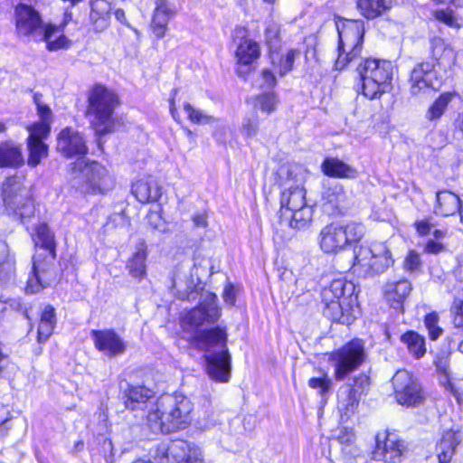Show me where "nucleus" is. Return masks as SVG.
<instances>
[{
  "instance_id": "nucleus-1",
  "label": "nucleus",
  "mask_w": 463,
  "mask_h": 463,
  "mask_svg": "<svg viewBox=\"0 0 463 463\" xmlns=\"http://www.w3.org/2000/svg\"><path fill=\"white\" fill-rule=\"evenodd\" d=\"M225 330L217 326L197 332L192 344L205 352V372L216 383H228L231 378V355L227 349Z\"/></svg>"
},
{
  "instance_id": "nucleus-2",
  "label": "nucleus",
  "mask_w": 463,
  "mask_h": 463,
  "mask_svg": "<svg viewBox=\"0 0 463 463\" xmlns=\"http://www.w3.org/2000/svg\"><path fill=\"white\" fill-rule=\"evenodd\" d=\"M193 410L194 405L186 396L163 395L148 410L147 426L154 433H171L190 423Z\"/></svg>"
},
{
  "instance_id": "nucleus-3",
  "label": "nucleus",
  "mask_w": 463,
  "mask_h": 463,
  "mask_svg": "<svg viewBox=\"0 0 463 463\" xmlns=\"http://www.w3.org/2000/svg\"><path fill=\"white\" fill-rule=\"evenodd\" d=\"M354 291L353 282L345 278L334 279L321 292L324 316L343 325L352 324L358 313Z\"/></svg>"
},
{
  "instance_id": "nucleus-4",
  "label": "nucleus",
  "mask_w": 463,
  "mask_h": 463,
  "mask_svg": "<svg viewBox=\"0 0 463 463\" xmlns=\"http://www.w3.org/2000/svg\"><path fill=\"white\" fill-rule=\"evenodd\" d=\"M117 95L103 85L97 84L88 92L87 116L96 134L109 133L114 126Z\"/></svg>"
},
{
  "instance_id": "nucleus-5",
  "label": "nucleus",
  "mask_w": 463,
  "mask_h": 463,
  "mask_svg": "<svg viewBox=\"0 0 463 463\" xmlns=\"http://www.w3.org/2000/svg\"><path fill=\"white\" fill-rule=\"evenodd\" d=\"M361 90L369 99H379L392 88V64L385 60L367 58L357 66Z\"/></svg>"
},
{
  "instance_id": "nucleus-6",
  "label": "nucleus",
  "mask_w": 463,
  "mask_h": 463,
  "mask_svg": "<svg viewBox=\"0 0 463 463\" xmlns=\"http://www.w3.org/2000/svg\"><path fill=\"white\" fill-rule=\"evenodd\" d=\"M393 259L389 247L384 242H373L361 245L354 250V272L362 277H372L386 271Z\"/></svg>"
},
{
  "instance_id": "nucleus-7",
  "label": "nucleus",
  "mask_w": 463,
  "mask_h": 463,
  "mask_svg": "<svg viewBox=\"0 0 463 463\" xmlns=\"http://www.w3.org/2000/svg\"><path fill=\"white\" fill-rule=\"evenodd\" d=\"M338 32V57L335 68L343 70L354 58L361 54L363 49L364 26L361 20H345L336 23Z\"/></svg>"
},
{
  "instance_id": "nucleus-8",
  "label": "nucleus",
  "mask_w": 463,
  "mask_h": 463,
  "mask_svg": "<svg viewBox=\"0 0 463 463\" xmlns=\"http://www.w3.org/2000/svg\"><path fill=\"white\" fill-rule=\"evenodd\" d=\"M364 234V227L358 222L345 225L330 223L323 227L318 235L320 249L325 253H337L353 242L360 241Z\"/></svg>"
},
{
  "instance_id": "nucleus-9",
  "label": "nucleus",
  "mask_w": 463,
  "mask_h": 463,
  "mask_svg": "<svg viewBox=\"0 0 463 463\" xmlns=\"http://www.w3.org/2000/svg\"><path fill=\"white\" fill-rule=\"evenodd\" d=\"M364 344L354 339L330 354L329 361L334 367V377L336 381H344L352 372L356 370L364 361Z\"/></svg>"
},
{
  "instance_id": "nucleus-10",
  "label": "nucleus",
  "mask_w": 463,
  "mask_h": 463,
  "mask_svg": "<svg viewBox=\"0 0 463 463\" xmlns=\"http://www.w3.org/2000/svg\"><path fill=\"white\" fill-rule=\"evenodd\" d=\"M73 175L82 173L86 179V190L92 194H105L114 185V178L109 170L98 162L86 163L77 160L70 164Z\"/></svg>"
},
{
  "instance_id": "nucleus-11",
  "label": "nucleus",
  "mask_w": 463,
  "mask_h": 463,
  "mask_svg": "<svg viewBox=\"0 0 463 463\" xmlns=\"http://www.w3.org/2000/svg\"><path fill=\"white\" fill-rule=\"evenodd\" d=\"M2 199L5 207L22 218L32 213L33 204L29 191L18 176L5 179L2 186Z\"/></svg>"
},
{
  "instance_id": "nucleus-12",
  "label": "nucleus",
  "mask_w": 463,
  "mask_h": 463,
  "mask_svg": "<svg viewBox=\"0 0 463 463\" xmlns=\"http://www.w3.org/2000/svg\"><path fill=\"white\" fill-rule=\"evenodd\" d=\"M157 463H203L201 449L186 440L178 439L160 445L155 456Z\"/></svg>"
},
{
  "instance_id": "nucleus-13",
  "label": "nucleus",
  "mask_w": 463,
  "mask_h": 463,
  "mask_svg": "<svg viewBox=\"0 0 463 463\" xmlns=\"http://www.w3.org/2000/svg\"><path fill=\"white\" fill-rule=\"evenodd\" d=\"M41 254H37L33 262L32 272L28 278L25 292L27 294H35L43 288L52 287L60 279V272L55 268L54 260L50 256L41 258Z\"/></svg>"
},
{
  "instance_id": "nucleus-14",
  "label": "nucleus",
  "mask_w": 463,
  "mask_h": 463,
  "mask_svg": "<svg viewBox=\"0 0 463 463\" xmlns=\"http://www.w3.org/2000/svg\"><path fill=\"white\" fill-rule=\"evenodd\" d=\"M395 399L402 406L417 407L425 400L419 382L406 370H399L392 379Z\"/></svg>"
},
{
  "instance_id": "nucleus-15",
  "label": "nucleus",
  "mask_w": 463,
  "mask_h": 463,
  "mask_svg": "<svg viewBox=\"0 0 463 463\" xmlns=\"http://www.w3.org/2000/svg\"><path fill=\"white\" fill-rule=\"evenodd\" d=\"M434 61H421L417 63L411 71L410 92L419 96L432 89H439L443 80L439 76Z\"/></svg>"
},
{
  "instance_id": "nucleus-16",
  "label": "nucleus",
  "mask_w": 463,
  "mask_h": 463,
  "mask_svg": "<svg viewBox=\"0 0 463 463\" xmlns=\"http://www.w3.org/2000/svg\"><path fill=\"white\" fill-rule=\"evenodd\" d=\"M221 317V310L216 304V296L211 295L197 307L187 312L182 319L184 330L194 332L204 325L215 323Z\"/></svg>"
},
{
  "instance_id": "nucleus-17",
  "label": "nucleus",
  "mask_w": 463,
  "mask_h": 463,
  "mask_svg": "<svg viewBox=\"0 0 463 463\" xmlns=\"http://www.w3.org/2000/svg\"><path fill=\"white\" fill-rule=\"evenodd\" d=\"M15 30L17 36H35L38 32L44 30L41 14L32 5L18 4L14 8Z\"/></svg>"
},
{
  "instance_id": "nucleus-18",
  "label": "nucleus",
  "mask_w": 463,
  "mask_h": 463,
  "mask_svg": "<svg viewBox=\"0 0 463 463\" xmlns=\"http://www.w3.org/2000/svg\"><path fill=\"white\" fill-rule=\"evenodd\" d=\"M403 450V441L394 433H379L376 436V446L372 452V458L373 460L384 463H398Z\"/></svg>"
},
{
  "instance_id": "nucleus-19",
  "label": "nucleus",
  "mask_w": 463,
  "mask_h": 463,
  "mask_svg": "<svg viewBox=\"0 0 463 463\" xmlns=\"http://www.w3.org/2000/svg\"><path fill=\"white\" fill-rule=\"evenodd\" d=\"M56 148L65 157H81L88 153L86 140L77 129L67 127L61 130L57 136Z\"/></svg>"
},
{
  "instance_id": "nucleus-20",
  "label": "nucleus",
  "mask_w": 463,
  "mask_h": 463,
  "mask_svg": "<svg viewBox=\"0 0 463 463\" xmlns=\"http://www.w3.org/2000/svg\"><path fill=\"white\" fill-rule=\"evenodd\" d=\"M90 334L95 347L109 357L121 355L127 350V344L114 330H92Z\"/></svg>"
},
{
  "instance_id": "nucleus-21",
  "label": "nucleus",
  "mask_w": 463,
  "mask_h": 463,
  "mask_svg": "<svg viewBox=\"0 0 463 463\" xmlns=\"http://www.w3.org/2000/svg\"><path fill=\"white\" fill-rule=\"evenodd\" d=\"M322 200L325 206L331 208L333 213H344L352 203V195L343 184L334 182L324 187Z\"/></svg>"
},
{
  "instance_id": "nucleus-22",
  "label": "nucleus",
  "mask_w": 463,
  "mask_h": 463,
  "mask_svg": "<svg viewBox=\"0 0 463 463\" xmlns=\"http://www.w3.org/2000/svg\"><path fill=\"white\" fill-rule=\"evenodd\" d=\"M260 55L258 43L248 37H242L235 52L239 76L245 77L250 71L251 64L259 59Z\"/></svg>"
},
{
  "instance_id": "nucleus-23",
  "label": "nucleus",
  "mask_w": 463,
  "mask_h": 463,
  "mask_svg": "<svg viewBox=\"0 0 463 463\" xmlns=\"http://www.w3.org/2000/svg\"><path fill=\"white\" fill-rule=\"evenodd\" d=\"M154 392L145 386H132L127 393L125 406L127 409L137 411L150 409L156 402Z\"/></svg>"
},
{
  "instance_id": "nucleus-24",
  "label": "nucleus",
  "mask_w": 463,
  "mask_h": 463,
  "mask_svg": "<svg viewBox=\"0 0 463 463\" xmlns=\"http://www.w3.org/2000/svg\"><path fill=\"white\" fill-rule=\"evenodd\" d=\"M176 13L174 5L168 0H156L151 28L157 38H163L167 29V24L172 15Z\"/></svg>"
},
{
  "instance_id": "nucleus-25",
  "label": "nucleus",
  "mask_w": 463,
  "mask_h": 463,
  "mask_svg": "<svg viewBox=\"0 0 463 463\" xmlns=\"http://www.w3.org/2000/svg\"><path fill=\"white\" fill-rule=\"evenodd\" d=\"M412 289L411 283L407 279L387 282L383 293L386 301L395 309L403 310V302Z\"/></svg>"
},
{
  "instance_id": "nucleus-26",
  "label": "nucleus",
  "mask_w": 463,
  "mask_h": 463,
  "mask_svg": "<svg viewBox=\"0 0 463 463\" xmlns=\"http://www.w3.org/2000/svg\"><path fill=\"white\" fill-rule=\"evenodd\" d=\"M111 9V0H91L90 22L96 32H103L109 27Z\"/></svg>"
},
{
  "instance_id": "nucleus-27",
  "label": "nucleus",
  "mask_w": 463,
  "mask_h": 463,
  "mask_svg": "<svg viewBox=\"0 0 463 463\" xmlns=\"http://www.w3.org/2000/svg\"><path fill=\"white\" fill-rule=\"evenodd\" d=\"M306 190L301 185H290L281 192L280 206L281 215L286 216L288 213L307 205Z\"/></svg>"
},
{
  "instance_id": "nucleus-28",
  "label": "nucleus",
  "mask_w": 463,
  "mask_h": 463,
  "mask_svg": "<svg viewBox=\"0 0 463 463\" xmlns=\"http://www.w3.org/2000/svg\"><path fill=\"white\" fill-rule=\"evenodd\" d=\"M132 193L137 201L142 203L156 202L161 197V188L151 176L137 180L132 185Z\"/></svg>"
},
{
  "instance_id": "nucleus-29",
  "label": "nucleus",
  "mask_w": 463,
  "mask_h": 463,
  "mask_svg": "<svg viewBox=\"0 0 463 463\" xmlns=\"http://www.w3.org/2000/svg\"><path fill=\"white\" fill-rule=\"evenodd\" d=\"M461 205L458 194L448 190L439 191L436 194V203L433 206V213L436 215L449 217L456 214Z\"/></svg>"
},
{
  "instance_id": "nucleus-30",
  "label": "nucleus",
  "mask_w": 463,
  "mask_h": 463,
  "mask_svg": "<svg viewBox=\"0 0 463 463\" xmlns=\"http://www.w3.org/2000/svg\"><path fill=\"white\" fill-rule=\"evenodd\" d=\"M147 247L144 240H140L135 248L131 258L128 260L127 269L129 274L137 279H142L146 275Z\"/></svg>"
},
{
  "instance_id": "nucleus-31",
  "label": "nucleus",
  "mask_w": 463,
  "mask_h": 463,
  "mask_svg": "<svg viewBox=\"0 0 463 463\" xmlns=\"http://www.w3.org/2000/svg\"><path fill=\"white\" fill-rule=\"evenodd\" d=\"M321 167L326 175L335 178L354 179L356 178L358 175L354 167L336 157L326 158Z\"/></svg>"
},
{
  "instance_id": "nucleus-32",
  "label": "nucleus",
  "mask_w": 463,
  "mask_h": 463,
  "mask_svg": "<svg viewBox=\"0 0 463 463\" xmlns=\"http://www.w3.org/2000/svg\"><path fill=\"white\" fill-rule=\"evenodd\" d=\"M337 398L339 411L348 418L355 412L361 397L356 388L345 384L339 388Z\"/></svg>"
},
{
  "instance_id": "nucleus-33",
  "label": "nucleus",
  "mask_w": 463,
  "mask_h": 463,
  "mask_svg": "<svg viewBox=\"0 0 463 463\" xmlns=\"http://www.w3.org/2000/svg\"><path fill=\"white\" fill-rule=\"evenodd\" d=\"M23 164L21 145L10 140L0 143V167H18Z\"/></svg>"
},
{
  "instance_id": "nucleus-34",
  "label": "nucleus",
  "mask_w": 463,
  "mask_h": 463,
  "mask_svg": "<svg viewBox=\"0 0 463 463\" xmlns=\"http://www.w3.org/2000/svg\"><path fill=\"white\" fill-rule=\"evenodd\" d=\"M288 213V216L284 217L289 228L295 231H306L311 226L314 215V209L311 205L307 204Z\"/></svg>"
},
{
  "instance_id": "nucleus-35",
  "label": "nucleus",
  "mask_w": 463,
  "mask_h": 463,
  "mask_svg": "<svg viewBox=\"0 0 463 463\" xmlns=\"http://www.w3.org/2000/svg\"><path fill=\"white\" fill-rule=\"evenodd\" d=\"M57 324L55 308L47 305L41 313L40 322L38 326V342L47 341L52 335Z\"/></svg>"
},
{
  "instance_id": "nucleus-36",
  "label": "nucleus",
  "mask_w": 463,
  "mask_h": 463,
  "mask_svg": "<svg viewBox=\"0 0 463 463\" xmlns=\"http://www.w3.org/2000/svg\"><path fill=\"white\" fill-rule=\"evenodd\" d=\"M392 0H358L357 7L367 19H374L391 8Z\"/></svg>"
},
{
  "instance_id": "nucleus-37",
  "label": "nucleus",
  "mask_w": 463,
  "mask_h": 463,
  "mask_svg": "<svg viewBox=\"0 0 463 463\" xmlns=\"http://www.w3.org/2000/svg\"><path fill=\"white\" fill-rule=\"evenodd\" d=\"M458 444V439L454 431L449 430L443 434L442 439L437 447L439 463L449 462Z\"/></svg>"
},
{
  "instance_id": "nucleus-38",
  "label": "nucleus",
  "mask_w": 463,
  "mask_h": 463,
  "mask_svg": "<svg viewBox=\"0 0 463 463\" xmlns=\"http://www.w3.org/2000/svg\"><path fill=\"white\" fill-rule=\"evenodd\" d=\"M15 261L5 241H0V280L7 282L14 277Z\"/></svg>"
},
{
  "instance_id": "nucleus-39",
  "label": "nucleus",
  "mask_w": 463,
  "mask_h": 463,
  "mask_svg": "<svg viewBox=\"0 0 463 463\" xmlns=\"http://www.w3.org/2000/svg\"><path fill=\"white\" fill-rule=\"evenodd\" d=\"M59 32H62V30H60L56 25L52 24H45L41 40L46 42L49 51L54 52L70 47L71 41L63 34L60 35L55 40H52L54 33Z\"/></svg>"
},
{
  "instance_id": "nucleus-40",
  "label": "nucleus",
  "mask_w": 463,
  "mask_h": 463,
  "mask_svg": "<svg viewBox=\"0 0 463 463\" xmlns=\"http://www.w3.org/2000/svg\"><path fill=\"white\" fill-rule=\"evenodd\" d=\"M401 341L407 346L409 353L416 359H420L425 354V339L420 334L414 331H408L401 336Z\"/></svg>"
},
{
  "instance_id": "nucleus-41",
  "label": "nucleus",
  "mask_w": 463,
  "mask_h": 463,
  "mask_svg": "<svg viewBox=\"0 0 463 463\" xmlns=\"http://www.w3.org/2000/svg\"><path fill=\"white\" fill-rule=\"evenodd\" d=\"M299 55V51L291 49L288 51L285 56L279 55V53H271V63L273 71L278 72L280 76L285 75L289 71L294 64L295 59Z\"/></svg>"
},
{
  "instance_id": "nucleus-42",
  "label": "nucleus",
  "mask_w": 463,
  "mask_h": 463,
  "mask_svg": "<svg viewBox=\"0 0 463 463\" xmlns=\"http://www.w3.org/2000/svg\"><path fill=\"white\" fill-rule=\"evenodd\" d=\"M35 244L43 249L46 256H50L52 260H55V242L54 236L45 224H41L36 230Z\"/></svg>"
},
{
  "instance_id": "nucleus-43",
  "label": "nucleus",
  "mask_w": 463,
  "mask_h": 463,
  "mask_svg": "<svg viewBox=\"0 0 463 463\" xmlns=\"http://www.w3.org/2000/svg\"><path fill=\"white\" fill-rule=\"evenodd\" d=\"M455 97L456 92H444L440 94L428 109L426 113L427 119L433 121L440 118Z\"/></svg>"
},
{
  "instance_id": "nucleus-44",
  "label": "nucleus",
  "mask_w": 463,
  "mask_h": 463,
  "mask_svg": "<svg viewBox=\"0 0 463 463\" xmlns=\"http://www.w3.org/2000/svg\"><path fill=\"white\" fill-rule=\"evenodd\" d=\"M183 110L187 118L194 124L206 125L212 124L217 120L213 115H209L205 111L194 107L189 102L183 104Z\"/></svg>"
},
{
  "instance_id": "nucleus-45",
  "label": "nucleus",
  "mask_w": 463,
  "mask_h": 463,
  "mask_svg": "<svg viewBox=\"0 0 463 463\" xmlns=\"http://www.w3.org/2000/svg\"><path fill=\"white\" fill-rule=\"evenodd\" d=\"M279 100L275 92L269 91L257 95L254 99V108L261 112L270 114L274 112L278 107Z\"/></svg>"
},
{
  "instance_id": "nucleus-46",
  "label": "nucleus",
  "mask_w": 463,
  "mask_h": 463,
  "mask_svg": "<svg viewBox=\"0 0 463 463\" xmlns=\"http://www.w3.org/2000/svg\"><path fill=\"white\" fill-rule=\"evenodd\" d=\"M27 147L29 150L28 165L36 166L43 158L48 155V146L44 141H28Z\"/></svg>"
},
{
  "instance_id": "nucleus-47",
  "label": "nucleus",
  "mask_w": 463,
  "mask_h": 463,
  "mask_svg": "<svg viewBox=\"0 0 463 463\" xmlns=\"http://www.w3.org/2000/svg\"><path fill=\"white\" fill-rule=\"evenodd\" d=\"M50 123L37 121L26 127L29 133L28 141H44L51 132Z\"/></svg>"
},
{
  "instance_id": "nucleus-48",
  "label": "nucleus",
  "mask_w": 463,
  "mask_h": 463,
  "mask_svg": "<svg viewBox=\"0 0 463 463\" xmlns=\"http://www.w3.org/2000/svg\"><path fill=\"white\" fill-rule=\"evenodd\" d=\"M432 54L436 60L447 59L454 62L456 54L452 48L447 46L441 38H434L431 42Z\"/></svg>"
},
{
  "instance_id": "nucleus-49",
  "label": "nucleus",
  "mask_w": 463,
  "mask_h": 463,
  "mask_svg": "<svg viewBox=\"0 0 463 463\" xmlns=\"http://www.w3.org/2000/svg\"><path fill=\"white\" fill-rule=\"evenodd\" d=\"M33 99L36 106L39 121L52 124L53 121V114L51 108L43 101V95L39 92H35Z\"/></svg>"
},
{
  "instance_id": "nucleus-50",
  "label": "nucleus",
  "mask_w": 463,
  "mask_h": 463,
  "mask_svg": "<svg viewBox=\"0 0 463 463\" xmlns=\"http://www.w3.org/2000/svg\"><path fill=\"white\" fill-rule=\"evenodd\" d=\"M437 371L439 374L440 383L446 388L447 391H449L457 400H458L459 393L454 388L453 383L450 382V379H449L450 372L448 369L447 362L442 361V360L439 361L437 363Z\"/></svg>"
},
{
  "instance_id": "nucleus-51",
  "label": "nucleus",
  "mask_w": 463,
  "mask_h": 463,
  "mask_svg": "<svg viewBox=\"0 0 463 463\" xmlns=\"http://www.w3.org/2000/svg\"><path fill=\"white\" fill-rule=\"evenodd\" d=\"M259 131V118L257 115L250 117H245L242 119L241 127L240 128L241 134L246 137H253L258 134Z\"/></svg>"
},
{
  "instance_id": "nucleus-52",
  "label": "nucleus",
  "mask_w": 463,
  "mask_h": 463,
  "mask_svg": "<svg viewBox=\"0 0 463 463\" xmlns=\"http://www.w3.org/2000/svg\"><path fill=\"white\" fill-rule=\"evenodd\" d=\"M439 316L436 313H430L425 317L424 324L431 340H437L443 333V330L438 325Z\"/></svg>"
},
{
  "instance_id": "nucleus-53",
  "label": "nucleus",
  "mask_w": 463,
  "mask_h": 463,
  "mask_svg": "<svg viewBox=\"0 0 463 463\" xmlns=\"http://www.w3.org/2000/svg\"><path fill=\"white\" fill-rule=\"evenodd\" d=\"M308 386L312 389L317 390L321 396L326 395L332 387V381L327 378L326 375L324 377H313L308 380Z\"/></svg>"
},
{
  "instance_id": "nucleus-54",
  "label": "nucleus",
  "mask_w": 463,
  "mask_h": 463,
  "mask_svg": "<svg viewBox=\"0 0 463 463\" xmlns=\"http://www.w3.org/2000/svg\"><path fill=\"white\" fill-rule=\"evenodd\" d=\"M403 268L408 272H415L421 268L420 254L415 250H410L403 260Z\"/></svg>"
},
{
  "instance_id": "nucleus-55",
  "label": "nucleus",
  "mask_w": 463,
  "mask_h": 463,
  "mask_svg": "<svg viewBox=\"0 0 463 463\" xmlns=\"http://www.w3.org/2000/svg\"><path fill=\"white\" fill-rule=\"evenodd\" d=\"M280 26L276 22H269L265 29V37L269 45H275L279 42Z\"/></svg>"
},
{
  "instance_id": "nucleus-56",
  "label": "nucleus",
  "mask_w": 463,
  "mask_h": 463,
  "mask_svg": "<svg viewBox=\"0 0 463 463\" xmlns=\"http://www.w3.org/2000/svg\"><path fill=\"white\" fill-rule=\"evenodd\" d=\"M435 17L437 20L444 23L449 26H455L457 24V20L454 16V14L449 9L439 10L435 13Z\"/></svg>"
},
{
  "instance_id": "nucleus-57",
  "label": "nucleus",
  "mask_w": 463,
  "mask_h": 463,
  "mask_svg": "<svg viewBox=\"0 0 463 463\" xmlns=\"http://www.w3.org/2000/svg\"><path fill=\"white\" fill-rule=\"evenodd\" d=\"M446 250V246L434 239H429L424 246V251L429 254H439Z\"/></svg>"
},
{
  "instance_id": "nucleus-58",
  "label": "nucleus",
  "mask_w": 463,
  "mask_h": 463,
  "mask_svg": "<svg viewBox=\"0 0 463 463\" xmlns=\"http://www.w3.org/2000/svg\"><path fill=\"white\" fill-rule=\"evenodd\" d=\"M453 322L457 327L463 326V300L454 302L452 307Z\"/></svg>"
},
{
  "instance_id": "nucleus-59",
  "label": "nucleus",
  "mask_w": 463,
  "mask_h": 463,
  "mask_svg": "<svg viewBox=\"0 0 463 463\" xmlns=\"http://www.w3.org/2000/svg\"><path fill=\"white\" fill-rule=\"evenodd\" d=\"M432 226L433 225L430 222V220L429 218L416 221L414 222V227L416 229L417 233L420 236H426V235L430 234Z\"/></svg>"
},
{
  "instance_id": "nucleus-60",
  "label": "nucleus",
  "mask_w": 463,
  "mask_h": 463,
  "mask_svg": "<svg viewBox=\"0 0 463 463\" xmlns=\"http://www.w3.org/2000/svg\"><path fill=\"white\" fill-rule=\"evenodd\" d=\"M262 80L261 87L273 88L276 85L277 80L274 71L269 69H263L260 72Z\"/></svg>"
},
{
  "instance_id": "nucleus-61",
  "label": "nucleus",
  "mask_w": 463,
  "mask_h": 463,
  "mask_svg": "<svg viewBox=\"0 0 463 463\" xmlns=\"http://www.w3.org/2000/svg\"><path fill=\"white\" fill-rule=\"evenodd\" d=\"M370 384V379L365 374H360L354 379V385L351 388H356L360 396L364 393Z\"/></svg>"
},
{
  "instance_id": "nucleus-62",
  "label": "nucleus",
  "mask_w": 463,
  "mask_h": 463,
  "mask_svg": "<svg viewBox=\"0 0 463 463\" xmlns=\"http://www.w3.org/2000/svg\"><path fill=\"white\" fill-rule=\"evenodd\" d=\"M223 300L225 303L229 304L230 306H233L235 303V292L234 288L232 285H227L224 288L223 295H222Z\"/></svg>"
},
{
  "instance_id": "nucleus-63",
  "label": "nucleus",
  "mask_w": 463,
  "mask_h": 463,
  "mask_svg": "<svg viewBox=\"0 0 463 463\" xmlns=\"http://www.w3.org/2000/svg\"><path fill=\"white\" fill-rule=\"evenodd\" d=\"M227 132H228V129L225 126H219L214 129V131L213 133V137H214V139L217 142L225 143Z\"/></svg>"
},
{
  "instance_id": "nucleus-64",
  "label": "nucleus",
  "mask_w": 463,
  "mask_h": 463,
  "mask_svg": "<svg viewBox=\"0 0 463 463\" xmlns=\"http://www.w3.org/2000/svg\"><path fill=\"white\" fill-rule=\"evenodd\" d=\"M194 225L198 228H205L207 226V219L204 213H196L192 217Z\"/></svg>"
}]
</instances>
